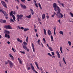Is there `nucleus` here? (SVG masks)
Returning <instances> with one entry per match:
<instances>
[{
  "label": "nucleus",
  "mask_w": 73,
  "mask_h": 73,
  "mask_svg": "<svg viewBox=\"0 0 73 73\" xmlns=\"http://www.w3.org/2000/svg\"><path fill=\"white\" fill-rule=\"evenodd\" d=\"M70 15L73 18V14L71 12L70 13Z\"/></svg>",
  "instance_id": "nucleus-32"
},
{
  "label": "nucleus",
  "mask_w": 73,
  "mask_h": 73,
  "mask_svg": "<svg viewBox=\"0 0 73 73\" xmlns=\"http://www.w3.org/2000/svg\"><path fill=\"white\" fill-rule=\"evenodd\" d=\"M49 48L50 51H51V52H52V51H53V49H52V47H50Z\"/></svg>",
  "instance_id": "nucleus-31"
},
{
  "label": "nucleus",
  "mask_w": 73,
  "mask_h": 73,
  "mask_svg": "<svg viewBox=\"0 0 73 73\" xmlns=\"http://www.w3.org/2000/svg\"><path fill=\"white\" fill-rule=\"evenodd\" d=\"M61 21H60V20H59L58 21V22H59V23L60 24H61V22H60Z\"/></svg>",
  "instance_id": "nucleus-49"
},
{
  "label": "nucleus",
  "mask_w": 73,
  "mask_h": 73,
  "mask_svg": "<svg viewBox=\"0 0 73 73\" xmlns=\"http://www.w3.org/2000/svg\"><path fill=\"white\" fill-rule=\"evenodd\" d=\"M4 28L7 29H12V28L10 25H5L4 26Z\"/></svg>",
  "instance_id": "nucleus-5"
},
{
  "label": "nucleus",
  "mask_w": 73,
  "mask_h": 73,
  "mask_svg": "<svg viewBox=\"0 0 73 73\" xmlns=\"http://www.w3.org/2000/svg\"><path fill=\"white\" fill-rule=\"evenodd\" d=\"M60 4L61 5H62V7H64V5L63 3H60Z\"/></svg>",
  "instance_id": "nucleus-44"
},
{
  "label": "nucleus",
  "mask_w": 73,
  "mask_h": 73,
  "mask_svg": "<svg viewBox=\"0 0 73 73\" xmlns=\"http://www.w3.org/2000/svg\"><path fill=\"white\" fill-rule=\"evenodd\" d=\"M56 53L58 56V58H60V53H59V52L58 51H56Z\"/></svg>",
  "instance_id": "nucleus-13"
},
{
  "label": "nucleus",
  "mask_w": 73,
  "mask_h": 73,
  "mask_svg": "<svg viewBox=\"0 0 73 73\" xmlns=\"http://www.w3.org/2000/svg\"><path fill=\"white\" fill-rule=\"evenodd\" d=\"M43 40L44 41V43H46V40H45V39L44 38H43Z\"/></svg>",
  "instance_id": "nucleus-36"
},
{
  "label": "nucleus",
  "mask_w": 73,
  "mask_h": 73,
  "mask_svg": "<svg viewBox=\"0 0 73 73\" xmlns=\"http://www.w3.org/2000/svg\"><path fill=\"white\" fill-rule=\"evenodd\" d=\"M46 17L47 19H49V16H46Z\"/></svg>",
  "instance_id": "nucleus-61"
},
{
  "label": "nucleus",
  "mask_w": 73,
  "mask_h": 73,
  "mask_svg": "<svg viewBox=\"0 0 73 73\" xmlns=\"http://www.w3.org/2000/svg\"><path fill=\"white\" fill-rule=\"evenodd\" d=\"M28 37L27 36L26 39V42H28Z\"/></svg>",
  "instance_id": "nucleus-33"
},
{
  "label": "nucleus",
  "mask_w": 73,
  "mask_h": 73,
  "mask_svg": "<svg viewBox=\"0 0 73 73\" xmlns=\"http://www.w3.org/2000/svg\"><path fill=\"white\" fill-rule=\"evenodd\" d=\"M20 52H21V53H23V54H24L25 53V52L24 51L22 52L20 51Z\"/></svg>",
  "instance_id": "nucleus-45"
},
{
  "label": "nucleus",
  "mask_w": 73,
  "mask_h": 73,
  "mask_svg": "<svg viewBox=\"0 0 73 73\" xmlns=\"http://www.w3.org/2000/svg\"><path fill=\"white\" fill-rule=\"evenodd\" d=\"M12 50L14 52H16V50L15 49H13V48H12Z\"/></svg>",
  "instance_id": "nucleus-35"
},
{
  "label": "nucleus",
  "mask_w": 73,
  "mask_h": 73,
  "mask_svg": "<svg viewBox=\"0 0 73 73\" xmlns=\"http://www.w3.org/2000/svg\"><path fill=\"white\" fill-rule=\"evenodd\" d=\"M23 47L25 50H26L27 52H29V49H28L27 48V47L26 46H23Z\"/></svg>",
  "instance_id": "nucleus-10"
},
{
  "label": "nucleus",
  "mask_w": 73,
  "mask_h": 73,
  "mask_svg": "<svg viewBox=\"0 0 73 73\" xmlns=\"http://www.w3.org/2000/svg\"><path fill=\"white\" fill-rule=\"evenodd\" d=\"M40 40L38 39V41H37V42L38 44H39V45H40L41 44H40Z\"/></svg>",
  "instance_id": "nucleus-26"
},
{
  "label": "nucleus",
  "mask_w": 73,
  "mask_h": 73,
  "mask_svg": "<svg viewBox=\"0 0 73 73\" xmlns=\"http://www.w3.org/2000/svg\"><path fill=\"white\" fill-rule=\"evenodd\" d=\"M54 31H56V27H55L53 28Z\"/></svg>",
  "instance_id": "nucleus-38"
},
{
  "label": "nucleus",
  "mask_w": 73,
  "mask_h": 73,
  "mask_svg": "<svg viewBox=\"0 0 73 73\" xmlns=\"http://www.w3.org/2000/svg\"><path fill=\"white\" fill-rule=\"evenodd\" d=\"M60 52H61L62 54V48L61 46L60 47Z\"/></svg>",
  "instance_id": "nucleus-20"
},
{
  "label": "nucleus",
  "mask_w": 73,
  "mask_h": 73,
  "mask_svg": "<svg viewBox=\"0 0 73 73\" xmlns=\"http://www.w3.org/2000/svg\"><path fill=\"white\" fill-rule=\"evenodd\" d=\"M5 37L7 39H9L10 38V36L9 35L7 34H5Z\"/></svg>",
  "instance_id": "nucleus-9"
},
{
  "label": "nucleus",
  "mask_w": 73,
  "mask_h": 73,
  "mask_svg": "<svg viewBox=\"0 0 73 73\" xmlns=\"http://www.w3.org/2000/svg\"><path fill=\"white\" fill-rule=\"evenodd\" d=\"M48 33L49 36H50V35H51V31H50V30H48Z\"/></svg>",
  "instance_id": "nucleus-18"
},
{
  "label": "nucleus",
  "mask_w": 73,
  "mask_h": 73,
  "mask_svg": "<svg viewBox=\"0 0 73 73\" xmlns=\"http://www.w3.org/2000/svg\"><path fill=\"white\" fill-rule=\"evenodd\" d=\"M22 17H24V16L21 14L20 15L18 14L17 15V19L18 21H19V19L22 20Z\"/></svg>",
  "instance_id": "nucleus-3"
},
{
  "label": "nucleus",
  "mask_w": 73,
  "mask_h": 73,
  "mask_svg": "<svg viewBox=\"0 0 73 73\" xmlns=\"http://www.w3.org/2000/svg\"><path fill=\"white\" fill-rule=\"evenodd\" d=\"M21 7L22 8H23V9H27V7H26V6L25 5H23L22 4H20Z\"/></svg>",
  "instance_id": "nucleus-8"
},
{
  "label": "nucleus",
  "mask_w": 73,
  "mask_h": 73,
  "mask_svg": "<svg viewBox=\"0 0 73 73\" xmlns=\"http://www.w3.org/2000/svg\"><path fill=\"white\" fill-rule=\"evenodd\" d=\"M38 5L41 9H42V7H41V4L40 3H38Z\"/></svg>",
  "instance_id": "nucleus-27"
},
{
  "label": "nucleus",
  "mask_w": 73,
  "mask_h": 73,
  "mask_svg": "<svg viewBox=\"0 0 73 73\" xmlns=\"http://www.w3.org/2000/svg\"><path fill=\"white\" fill-rule=\"evenodd\" d=\"M35 64L37 67V69H38L39 70H40V68H39V67H38V66L37 63V62H35Z\"/></svg>",
  "instance_id": "nucleus-19"
},
{
  "label": "nucleus",
  "mask_w": 73,
  "mask_h": 73,
  "mask_svg": "<svg viewBox=\"0 0 73 73\" xmlns=\"http://www.w3.org/2000/svg\"><path fill=\"white\" fill-rule=\"evenodd\" d=\"M40 70L41 71V72L42 73V69H41V68H40Z\"/></svg>",
  "instance_id": "nucleus-64"
},
{
  "label": "nucleus",
  "mask_w": 73,
  "mask_h": 73,
  "mask_svg": "<svg viewBox=\"0 0 73 73\" xmlns=\"http://www.w3.org/2000/svg\"><path fill=\"white\" fill-rule=\"evenodd\" d=\"M19 42H23V41H22V40H20Z\"/></svg>",
  "instance_id": "nucleus-63"
},
{
  "label": "nucleus",
  "mask_w": 73,
  "mask_h": 73,
  "mask_svg": "<svg viewBox=\"0 0 73 73\" xmlns=\"http://www.w3.org/2000/svg\"><path fill=\"white\" fill-rule=\"evenodd\" d=\"M20 29H22V30H23V29H24V27H21Z\"/></svg>",
  "instance_id": "nucleus-43"
},
{
  "label": "nucleus",
  "mask_w": 73,
  "mask_h": 73,
  "mask_svg": "<svg viewBox=\"0 0 73 73\" xmlns=\"http://www.w3.org/2000/svg\"><path fill=\"white\" fill-rule=\"evenodd\" d=\"M68 44L70 46H71L72 45V44L71 43V42L69 41L68 42Z\"/></svg>",
  "instance_id": "nucleus-28"
},
{
  "label": "nucleus",
  "mask_w": 73,
  "mask_h": 73,
  "mask_svg": "<svg viewBox=\"0 0 73 73\" xmlns=\"http://www.w3.org/2000/svg\"><path fill=\"white\" fill-rule=\"evenodd\" d=\"M29 29L25 28L24 29V32H26V31H29Z\"/></svg>",
  "instance_id": "nucleus-24"
},
{
  "label": "nucleus",
  "mask_w": 73,
  "mask_h": 73,
  "mask_svg": "<svg viewBox=\"0 0 73 73\" xmlns=\"http://www.w3.org/2000/svg\"><path fill=\"white\" fill-rule=\"evenodd\" d=\"M63 60L65 64H66V62L65 61V59H64V57L63 58Z\"/></svg>",
  "instance_id": "nucleus-34"
},
{
  "label": "nucleus",
  "mask_w": 73,
  "mask_h": 73,
  "mask_svg": "<svg viewBox=\"0 0 73 73\" xmlns=\"http://www.w3.org/2000/svg\"><path fill=\"white\" fill-rule=\"evenodd\" d=\"M30 9L31 10V13L32 15H34V12L33 11V9Z\"/></svg>",
  "instance_id": "nucleus-16"
},
{
  "label": "nucleus",
  "mask_w": 73,
  "mask_h": 73,
  "mask_svg": "<svg viewBox=\"0 0 73 73\" xmlns=\"http://www.w3.org/2000/svg\"><path fill=\"white\" fill-rule=\"evenodd\" d=\"M53 7L54 9V10H55V11H58L57 12L56 14V15L57 17H58V18H59L63 17L64 15L60 12V11H61L60 9V7H59L58 6L57 4L55 3H54L53 4Z\"/></svg>",
  "instance_id": "nucleus-1"
},
{
  "label": "nucleus",
  "mask_w": 73,
  "mask_h": 73,
  "mask_svg": "<svg viewBox=\"0 0 73 73\" xmlns=\"http://www.w3.org/2000/svg\"><path fill=\"white\" fill-rule=\"evenodd\" d=\"M5 65H7L8 64V62L6 61L5 62Z\"/></svg>",
  "instance_id": "nucleus-47"
},
{
  "label": "nucleus",
  "mask_w": 73,
  "mask_h": 73,
  "mask_svg": "<svg viewBox=\"0 0 73 73\" xmlns=\"http://www.w3.org/2000/svg\"><path fill=\"white\" fill-rule=\"evenodd\" d=\"M17 40L19 42L20 41V39L19 38H18L17 39Z\"/></svg>",
  "instance_id": "nucleus-50"
},
{
  "label": "nucleus",
  "mask_w": 73,
  "mask_h": 73,
  "mask_svg": "<svg viewBox=\"0 0 73 73\" xmlns=\"http://www.w3.org/2000/svg\"><path fill=\"white\" fill-rule=\"evenodd\" d=\"M59 33L60 34H61V35H64V33H63V32L62 31H60L59 32Z\"/></svg>",
  "instance_id": "nucleus-22"
},
{
  "label": "nucleus",
  "mask_w": 73,
  "mask_h": 73,
  "mask_svg": "<svg viewBox=\"0 0 73 73\" xmlns=\"http://www.w3.org/2000/svg\"><path fill=\"white\" fill-rule=\"evenodd\" d=\"M4 33L5 35V34H7L8 35V34H9V31H8L5 30Z\"/></svg>",
  "instance_id": "nucleus-14"
},
{
  "label": "nucleus",
  "mask_w": 73,
  "mask_h": 73,
  "mask_svg": "<svg viewBox=\"0 0 73 73\" xmlns=\"http://www.w3.org/2000/svg\"><path fill=\"white\" fill-rule=\"evenodd\" d=\"M51 41L52 42V41H53V37L52 36H51Z\"/></svg>",
  "instance_id": "nucleus-23"
},
{
  "label": "nucleus",
  "mask_w": 73,
  "mask_h": 73,
  "mask_svg": "<svg viewBox=\"0 0 73 73\" xmlns=\"http://www.w3.org/2000/svg\"><path fill=\"white\" fill-rule=\"evenodd\" d=\"M19 62L20 63V64H22V62L21 60L19 61Z\"/></svg>",
  "instance_id": "nucleus-56"
},
{
  "label": "nucleus",
  "mask_w": 73,
  "mask_h": 73,
  "mask_svg": "<svg viewBox=\"0 0 73 73\" xmlns=\"http://www.w3.org/2000/svg\"><path fill=\"white\" fill-rule=\"evenodd\" d=\"M16 8L17 9H19V7H18V6H16Z\"/></svg>",
  "instance_id": "nucleus-53"
},
{
  "label": "nucleus",
  "mask_w": 73,
  "mask_h": 73,
  "mask_svg": "<svg viewBox=\"0 0 73 73\" xmlns=\"http://www.w3.org/2000/svg\"><path fill=\"white\" fill-rule=\"evenodd\" d=\"M18 59L19 61H21V60H20V59L19 58H18Z\"/></svg>",
  "instance_id": "nucleus-62"
},
{
  "label": "nucleus",
  "mask_w": 73,
  "mask_h": 73,
  "mask_svg": "<svg viewBox=\"0 0 73 73\" xmlns=\"http://www.w3.org/2000/svg\"><path fill=\"white\" fill-rule=\"evenodd\" d=\"M0 23H3V20H0Z\"/></svg>",
  "instance_id": "nucleus-48"
},
{
  "label": "nucleus",
  "mask_w": 73,
  "mask_h": 73,
  "mask_svg": "<svg viewBox=\"0 0 73 73\" xmlns=\"http://www.w3.org/2000/svg\"><path fill=\"white\" fill-rule=\"evenodd\" d=\"M33 1H34V2L35 4L36 3V0H34Z\"/></svg>",
  "instance_id": "nucleus-57"
},
{
  "label": "nucleus",
  "mask_w": 73,
  "mask_h": 73,
  "mask_svg": "<svg viewBox=\"0 0 73 73\" xmlns=\"http://www.w3.org/2000/svg\"><path fill=\"white\" fill-rule=\"evenodd\" d=\"M1 12L4 15V16H5V18L6 19H8V15L6 13L5 11H4V10H2L1 9H0V12Z\"/></svg>",
  "instance_id": "nucleus-2"
},
{
  "label": "nucleus",
  "mask_w": 73,
  "mask_h": 73,
  "mask_svg": "<svg viewBox=\"0 0 73 73\" xmlns=\"http://www.w3.org/2000/svg\"><path fill=\"white\" fill-rule=\"evenodd\" d=\"M54 17V15H52L51 16V17Z\"/></svg>",
  "instance_id": "nucleus-58"
},
{
  "label": "nucleus",
  "mask_w": 73,
  "mask_h": 73,
  "mask_svg": "<svg viewBox=\"0 0 73 73\" xmlns=\"http://www.w3.org/2000/svg\"><path fill=\"white\" fill-rule=\"evenodd\" d=\"M22 2H23V3H25V0H21Z\"/></svg>",
  "instance_id": "nucleus-41"
},
{
  "label": "nucleus",
  "mask_w": 73,
  "mask_h": 73,
  "mask_svg": "<svg viewBox=\"0 0 73 73\" xmlns=\"http://www.w3.org/2000/svg\"><path fill=\"white\" fill-rule=\"evenodd\" d=\"M44 32L45 35H46V30H45V29H44Z\"/></svg>",
  "instance_id": "nucleus-25"
},
{
  "label": "nucleus",
  "mask_w": 73,
  "mask_h": 73,
  "mask_svg": "<svg viewBox=\"0 0 73 73\" xmlns=\"http://www.w3.org/2000/svg\"><path fill=\"white\" fill-rule=\"evenodd\" d=\"M42 19H44L45 18V14H43L42 16Z\"/></svg>",
  "instance_id": "nucleus-17"
},
{
  "label": "nucleus",
  "mask_w": 73,
  "mask_h": 73,
  "mask_svg": "<svg viewBox=\"0 0 73 73\" xmlns=\"http://www.w3.org/2000/svg\"><path fill=\"white\" fill-rule=\"evenodd\" d=\"M35 5L36 7H37V8H38V5H37V3H35Z\"/></svg>",
  "instance_id": "nucleus-40"
},
{
  "label": "nucleus",
  "mask_w": 73,
  "mask_h": 73,
  "mask_svg": "<svg viewBox=\"0 0 73 73\" xmlns=\"http://www.w3.org/2000/svg\"><path fill=\"white\" fill-rule=\"evenodd\" d=\"M10 15L12 17L13 20L14 21H16V17H15V15H13V11H11V12L10 13Z\"/></svg>",
  "instance_id": "nucleus-4"
},
{
  "label": "nucleus",
  "mask_w": 73,
  "mask_h": 73,
  "mask_svg": "<svg viewBox=\"0 0 73 73\" xmlns=\"http://www.w3.org/2000/svg\"><path fill=\"white\" fill-rule=\"evenodd\" d=\"M10 22H13V23H14V21L12 19V18H11L10 20Z\"/></svg>",
  "instance_id": "nucleus-29"
},
{
  "label": "nucleus",
  "mask_w": 73,
  "mask_h": 73,
  "mask_svg": "<svg viewBox=\"0 0 73 73\" xmlns=\"http://www.w3.org/2000/svg\"><path fill=\"white\" fill-rule=\"evenodd\" d=\"M3 23H6V20H3Z\"/></svg>",
  "instance_id": "nucleus-46"
},
{
  "label": "nucleus",
  "mask_w": 73,
  "mask_h": 73,
  "mask_svg": "<svg viewBox=\"0 0 73 73\" xmlns=\"http://www.w3.org/2000/svg\"><path fill=\"white\" fill-rule=\"evenodd\" d=\"M1 2L3 5V6L4 7L6 8H8V7H7V6L6 5V4H5V3L4 1H1Z\"/></svg>",
  "instance_id": "nucleus-6"
},
{
  "label": "nucleus",
  "mask_w": 73,
  "mask_h": 73,
  "mask_svg": "<svg viewBox=\"0 0 73 73\" xmlns=\"http://www.w3.org/2000/svg\"><path fill=\"white\" fill-rule=\"evenodd\" d=\"M52 54V56H54V52H51Z\"/></svg>",
  "instance_id": "nucleus-37"
},
{
  "label": "nucleus",
  "mask_w": 73,
  "mask_h": 73,
  "mask_svg": "<svg viewBox=\"0 0 73 73\" xmlns=\"http://www.w3.org/2000/svg\"><path fill=\"white\" fill-rule=\"evenodd\" d=\"M9 55L11 58L13 60H14V57H13V56L12 55L10 54H9Z\"/></svg>",
  "instance_id": "nucleus-15"
},
{
  "label": "nucleus",
  "mask_w": 73,
  "mask_h": 73,
  "mask_svg": "<svg viewBox=\"0 0 73 73\" xmlns=\"http://www.w3.org/2000/svg\"><path fill=\"white\" fill-rule=\"evenodd\" d=\"M38 21H39V22H40L41 21V19H40V18H38Z\"/></svg>",
  "instance_id": "nucleus-52"
},
{
  "label": "nucleus",
  "mask_w": 73,
  "mask_h": 73,
  "mask_svg": "<svg viewBox=\"0 0 73 73\" xmlns=\"http://www.w3.org/2000/svg\"><path fill=\"white\" fill-rule=\"evenodd\" d=\"M26 17L28 19H30V18H31V15L30 14L29 16H26Z\"/></svg>",
  "instance_id": "nucleus-21"
},
{
  "label": "nucleus",
  "mask_w": 73,
  "mask_h": 73,
  "mask_svg": "<svg viewBox=\"0 0 73 73\" xmlns=\"http://www.w3.org/2000/svg\"><path fill=\"white\" fill-rule=\"evenodd\" d=\"M17 28H19V29H20L21 28L20 27V26H17Z\"/></svg>",
  "instance_id": "nucleus-54"
},
{
  "label": "nucleus",
  "mask_w": 73,
  "mask_h": 73,
  "mask_svg": "<svg viewBox=\"0 0 73 73\" xmlns=\"http://www.w3.org/2000/svg\"><path fill=\"white\" fill-rule=\"evenodd\" d=\"M13 15H16V12L15 11H14L13 12Z\"/></svg>",
  "instance_id": "nucleus-42"
},
{
  "label": "nucleus",
  "mask_w": 73,
  "mask_h": 73,
  "mask_svg": "<svg viewBox=\"0 0 73 73\" xmlns=\"http://www.w3.org/2000/svg\"><path fill=\"white\" fill-rule=\"evenodd\" d=\"M46 45H47V46L48 48H49V47H50L49 46V45H48V44H47Z\"/></svg>",
  "instance_id": "nucleus-60"
},
{
  "label": "nucleus",
  "mask_w": 73,
  "mask_h": 73,
  "mask_svg": "<svg viewBox=\"0 0 73 73\" xmlns=\"http://www.w3.org/2000/svg\"><path fill=\"white\" fill-rule=\"evenodd\" d=\"M23 44L24 45H27V42H24Z\"/></svg>",
  "instance_id": "nucleus-39"
},
{
  "label": "nucleus",
  "mask_w": 73,
  "mask_h": 73,
  "mask_svg": "<svg viewBox=\"0 0 73 73\" xmlns=\"http://www.w3.org/2000/svg\"><path fill=\"white\" fill-rule=\"evenodd\" d=\"M27 69L28 70H29V69H31V67H28V68H27Z\"/></svg>",
  "instance_id": "nucleus-59"
},
{
  "label": "nucleus",
  "mask_w": 73,
  "mask_h": 73,
  "mask_svg": "<svg viewBox=\"0 0 73 73\" xmlns=\"http://www.w3.org/2000/svg\"><path fill=\"white\" fill-rule=\"evenodd\" d=\"M7 61L10 65V67L11 68H12L13 67V63L12 62L9 60H8Z\"/></svg>",
  "instance_id": "nucleus-7"
},
{
  "label": "nucleus",
  "mask_w": 73,
  "mask_h": 73,
  "mask_svg": "<svg viewBox=\"0 0 73 73\" xmlns=\"http://www.w3.org/2000/svg\"><path fill=\"white\" fill-rule=\"evenodd\" d=\"M31 45L33 48H32L33 51L34 53H35V46H34V44H33V43H32Z\"/></svg>",
  "instance_id": "nucleus-11"
},
{
  "label": "nucleus",
  "mask_w": 73,
  "mask_h": 73,
  "mask_svg": "<svg viewBox=\"0 0 73 73\" xmlns=\"http://www.w3.org/2000/svg\"><path fill=\"white\" fill-rule=\"evenodd\" d=\"M36 36L37 37H38V34H36Z\"/></svg>",
  "instance_id": "nucleus-55"
},
{
  "label": "nucleus",
  "mask_w": 73,
  "mask_h": 73,
  "mask_svg": "<svg viewBox=\"0 0 73 73\" xmlns=\"http://www.w3.org/2000/svg\"><path fill=\"white\" fill-rule=\"evenodd\" d=\"M30 65H31V67L32 70H33V72H35V68H34V67H33V66L32 64L31 63L30 64Z\"/></svg>",
  "instance_id": "nucleus-12"
},
{
  "label": "nucleus",
  "mask_w": 73,
  "mask_h": 73,
  "mask_svg": "<svg viewBox=\"0 0 73 73\" xmlns=\"http://www.w3.org/2000/svg\"><path fill=\"white\" fill-rule=\"evenodd\" d=\"M34 30H35V32H37V30L35 29H34Z\"/></svg>",
  "instance_id": "nucleus-51"
},
{
  "label": "nucleus",
  "mask_w": 73,
  "mask_h": 73,
  "mask_svg": "<svg viewBox=\"0 0 73 73\" xmlns=\"http://www.w3.org/2000/svg\"><path fill=\"white\" fill-rule=\"evenodd\" d=\"M48 55V56H50V57H52L53 56L52 55H51V54H50L49 53H48L47 54Z\"/></svg>",
  "instance_id": "nucleus-30"
}]
</instances>
